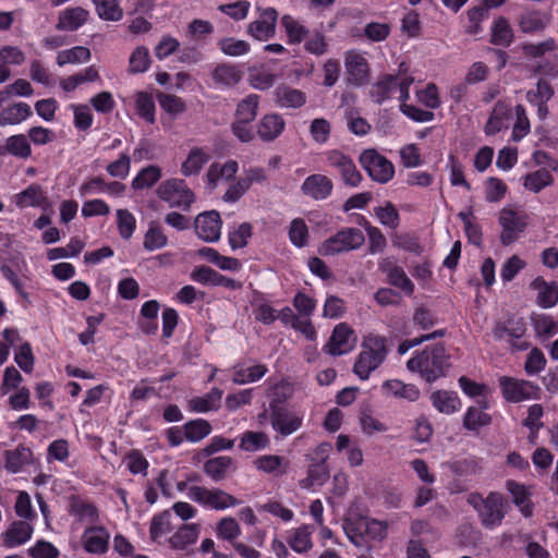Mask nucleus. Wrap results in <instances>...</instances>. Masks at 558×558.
Listing matches in <instances>:
<instances>
[{"label": "nucleus", "instance_id": "20", "mask_svg": "<svg viewBox=\"0 0 558 558\" xmlns=\"http://www.w3.org/2000/svg\"><path fill=\"white\" fill-rule=\"evenodd\" d=\"M89 16V12L82 7H73L62 10L58 16L57 28L64 32H73L83 26Z\"/></svg>", "mask_w": 558, "mask_h": 558}, {"label": "nucleus", "instance_id": "44", "mask_svg": "<svg viewBox=\"0 0 558 558\" xmlns=\"http://www.w3.org/2000/svg\"><path fill=\"white\" fill-rule=\"evenodd\" d=\"M121 0H93L96 12L101 20L120 21L123 10L120 7Z\"/></svg>", "mask_w": 558, "mask_h": 558}, {"label": "nucleus", "instance_id": "6", "mask_svg": "<svg viewBox=\"0 0 558 558\" xmlns=\"http://www.w3.org/2000/svg\"><path fill=\"white\" fill-rule=\"evenodd\" d=\"M158 197L169 204L170 207H177L182 210H189L195 199L194 193L187 187L185 182L180 179H169L163 181L156 191Z\"/></svg>", "mask_w": 558, "mask_h": 558}, {"label": "nucleus", "instance_id": "46", "mask_svg": "<svg viewBox=\"0 0 558 558\" xmlns=\"http://www.w3.org/2000/svg\"><path fill=\"white\" fill-rule=\"evenodd\" d=\"M554 181L551 173L547 169H539L527 173L524 178V187L531 192L538 193L542 189L550 185Z\"/></svg>", "mask_w": 558, "mask_h": 558}, {"label": "nucleus", "instance_id": "45", "mask_svg": "<svg viewBox=\"0 0 558 558\" xmlns=\"http://www.w3.org/2000/svg\"><path fill=\"white\" fill-rule=\"evenodd\" d=\"M168 244V238L162 229L154 221L149 223L148 230L144 235L143 246L146 251L153 252L160 250Z\"/></svg>", "mask_w": 558, "mask_h": 558}, {"label": "nucleus", "instance_id": "41", "mask_svg": "<svg viewBox=\"0 0 558 558\" xmlns=\"http://www.w3.org/2000/svg\"><path fill=\"white\" fill-rule=\"evenodd\" d=\"M329 478V470L326 463H312L308 466L307 476L301 481L303 488L323 486Z\"/></svg>", "mask_w": 558, "mask_h": 558}, {"label": "nucleus", "instance_id": "60", "mask_svg": "<svg viewBox=\"0 0 558 558\" xmlns=\"http://www.w3.org/2000/svg\"><path fill=\"white\" fill-rule=\"evenodd\" d=\"M533 327L538 337L549 338L558 333V324L547 315H537L533 318Z\"/></svg>", "mask_w": 558, "mask_h": 558}, {"label": "nucleus", "instance_id": "26", "mask_svg": "<svg viewBox=\"0 0 558 558\" xmlns=\"http://www.w3.org/2000/svg\"><path fill=\"white\" fill-rule=\"evenodd\" d=\"M511 119V108L504 101H497L493 108L489 119L485 125V133L494 135L508 128Z\"/></svg>", "mask_w": 558, "mask_h": 558}, {"label": "nucleus", "instance_id": "2", "mask_svg": "<svg viewBox=\"0 0 558 558\" xmlns=\"http://www.w3.org/2000/svg\"><path fill=\"white\" fill-rule=\"evenodd\" d=\"M388 349L385 337L377 335L367 336L362 343V351L355 361L353 372L360 379H367L371 373L385 361Z\"/></svg>", "mask_w": 558, "mask_h": 558}, {"label": "nucleus", "instance_id": "17", "mask_svg": "<svg viewBox=\"0 0 558 558\" xmlns=\"http://www.w3.org/2000/svg\"><path fill=\"white\" fill-rule=\"evenodd\" d=\"M333 190L332 181L325 174H311L301 185V191L305 196L315 201L326 199Z\"/></svg>", "mask_w": 558, "mask_h": 558}, {"label": "nucleus", "instance_id": "53", "mask_svg": "<svg viewBox=\"0 0 558 558\" xmlns=\"http://www.w3.org/2000/svg\"><path fill=\"white\" fill-rule=\"evenodd\" d=\"M5 149L9 154L20 157L28 158L32 154L31 145L23 134L12 135L7 138Z\"/></svg>", "mask_w": 558, "mask_h": 558}, {"label": "nucleus", "instance_id": "61", "mask_svg": "<svg viewBox=\"0 0 558 558\" xmlns=\"http://www.w3.org/2000/svg\"><path fill=\"white\" fill-rule=\"evenodd\" d=\"M150 63L148 49L145 47H137L130 56L129 71L131 73L145 72Z\"/></svg>", "mask_w": 558, "mask_h": 558}, {"label": "nucleus", "instance_id": "34", "mask_svg": "<svg viewBox=\"0 0 558 558\" xmlns=\"http://www.w3.org/2000/svg\"><path fill=\"white\" fill-rule=\"evenodd\" d=\"M506 488L512 495V500L519 507L522 514L524 517L532 515L533 508L525 486L509 480L506 482Z\"/></svg>", "mask_w": 558, "mask_h": 558}, {"label": "nucleus", "instance_id": "23", "mask_svg": "<svg viewBox=\"0 0 558 558\" xmlns=\"http://www.w3.org/2000/svg\"><path fill=\"white\" fill-rule=\"evenodd\" d=\"M286 122L279 113L264 116L257 124V134L264 142L276 140L284 130Z\"/></svg>", "mask_w": 558, "mask_h": 558}, {"label": "nucleus", "instance_id": "9", "mask_svg": "<svg viewBox=\"0 0 558 558\" xmlns=\"http://www.w3.org/2000/svg\"><path fill=\"white\" fill-rule=\"evenodd\" d=\"M529 217L523 211L505 207L499 211L498 221L501 227L500 242L504 245L514 243L527 226Z\"/></svg>", "mask_w": 558, "mask_h": 558}, {"label": "nucleus", "instance_id": "27", "mask_svg": "<svg viewBox=\"0 0 558 558\" xmlns=\"http://www.w3.org/2000/svg\"><path fill=\"white\" fill-rule=\"evenodd\" d=\"M531 287L537 291L536 303L544 307H553L558 302V286L556 282H547L542 277L535 278Z\"/></svg>", "mask_w": 558, "mask_h": 558}, {"label": "nucleus", "instance_id": "52", "mask_svg": "<svg viewBox=\"0 0 558 558\" xmlns=\"http://www.w3.org/2000/svg\"><path fill=\"white\" fill-rule=\"evenodd\" d=\"M513 40L512 29L505 17L496 20L492 31V43L499 46H509Z\"/></svg>", "mask_w": 558, "mask_h": 558}, {"label": "nucleus", "instance_id": "64", "mask_svg": "<svg viewBox=\"0 0 558 558\" xmlns=\"http://www.w3.org/2000/svg\"><path fill=\"white\" fill-rule=\"evenodd\" d=\"M507 192V185L498 178H488L485 182V198L489 203L501 201Z\"/></svg>", "mask_w": 558, "mask_h": 558}, {"label": "nucleus", "instance_id": "31", "mask_svg": "<svg viewBox=\"0 0 558 558\" xmlns=\"http://www.w3.org/2000/svg\"><path fill=\"white\" fill-rule=\"evenodd\" d=\"M432 404L444 414L457 412L461 402L457 393L447 390H436L430 395Z\"/></svg>", "mask_w": 558, "mask_h": 558}, {"label": "nucleus", "instance_id": "37", "mask_svg": "<svg viewBox=\"0 0 558 558\" xmlns=\"http://www.w3.org/2000/svg\"><path fill=\"white\" fill-rule=\"evenodd\" d=\"M312 531L310 526L304 525L290 532L287 543L296 553L303 554L308 551L312 546Z\"/></svg>", "mask_w": 558, "mask_h": 558}, {"label": "nucleus", "instance_id": "51", "mask_svg": "<svg viewBox=\"0 0 558 558\" xmlns=\"http://www.w3.org/2000/svg\"><path fill=\"white\" fill-rule=\"evenodd\" d=\"M281 24L284 27L289 43L291 44H300L308 34L307 28L290 15H283Z\"/></svg>", "mask_w": 558, "mask_h": 558}, {"label": "nucleus", "instance_id": "13", "mask_svg": "<svg viewBox=\"0 0 558 558\" xmlns=\"http://www.w3.org/2000/svg\"><path fill=\"white\" fill-rule=\"evenodd\" d=\"M356 343V337L349 325L341 323L338 324L324 347V351L327 354L338 356L345 354L353 350Z\"/></svg>", "mask_w": 558, "mask_h": 558}, {"label": "nucleus", "instance_id": "22", "mask_svg": "<svg viewBox=\"0 0 558 558\" xmlns=\"http://www.w3.org/2000/svg\"><path fill=\"white\" fill-rule=\"evenodd\" d=\"M82 538L86 551L104 554L107 551L110 534L102 526H94L86 529Z\"/></svg>", "mask_w": 558, "mask_h": 558}, {"label": "nucleus", "instance_id": "16", "mask_svg": "<svg viewBox=\"0 0 558 558\" xmlns=\"http://www.w3.org/2000/svg\"><path fill=\"white\" fill-rule=\"evenodd\" d=\"M191 277L194 281L202 284L219 286L231 290H238L242 288L241 282L228 278L207 266L195 267L191 274Z\"/></svg>", "mask_w": 558, "mask_h": 558}, {"label": "nucleus", "instance_id": "36", "mask_svg": "<svg viewBox=\"0 0 558 558\" xmlns=\"http://www.w3.org/2000/svg\"><path fill=\"white\" fill-rule=\"evenodd\" d=\"M47 202V197L40 185L31 184L27 189L16 194L15 204L20 208L39 207Z\"/></svg>", "mask_w": 558, "mask_h": 558}, {"label": "nucleus", "instance_id": "40", "mask_svg": "<svg viewBox=\"0 0 558 558\" xmlns=\"http://www.w3.org/2000/svg\"><path fill=\"white\" fill-rule=\"evenodd\" d=\"M185 439L191 442H198L211 433V425L208 421L196 418L183 425Z\"/></svg>", "mask_w": 558, "mask_h": 558}, {"label": "nucleus", "instance_id": "21", "mask_svg": "<svg viewBox=\"0 0 558 558\" xmlns=\"http://www.w3.org/2000/svg\"><path fill=\"white\" fill-rule=\"evenodd\" d=\"M275 102L278 107L284 109H298L303 107L306 104V94L300 89L280 85L275 92Z\"/></svg>", "mask_w": 558, "mask_h": 558}, {"label": "nucleus", "instance_id": "10", "mask_svg": "<svg viewBox=\"0 0 558 558\" xmlns=\"http://www.w3.org/2000/svg\"><path fill=\"white\" fill-rule=\"evenodd\" d=\"M360 163L367 174L378 183H387L393 178V165L375 149L364 150L360 155Z\"/></svg>", "mask_w": 558, "mask_h": 558}, {"label": "nucleus", "instance_id": "18", "mask_svg": "<svg viewBox=\"0 0 558 558\" xmlns=\"http://www.w3.org/2000/svg\"><path fill=\"white\" fill-rule=\"evenodd\" d=\"M368 517L349 514L342 521V529L350 542L356 547H363L366 541Z\"/></svg>", "mask_w": 558, "mask_h": 558}, {"label": "nucleus", "instance_id": "39", "mask_svg": "<svg viewBox=\"0 0 558 558\" xmlns=\"http://www.w3.org/2000/svg\"><path fill=\"white\" fill-rule=\"evenodd\" d=\"M549 14L533 11L521 16L520 28L524 33H535L543 31L549 24Z\"/></svg>", "mask_w": 558, "mask_h": 558}, {"label": "nucleus", "instance_id": "54", "mask_svg": "<svg viewBox=\"0 0 558 558\" xmlns=\"http://www.w3.org/2000/svg\"><path fill=\"white\" fill-rule=\"evenodd\" d=\"M238 171V162L234 160H228L223 165L213 163L207 172V177L210 182L215 183L219 179L230 180Z\"/></svg>", "mask_w": 558, "mask_h": 558}, {"label": "nucleus", "instance_id": "38", "mask_svg": "<svg viewBox=\"0 0 558 558\" xmlns=\"http://www.w3.org/2000/svg\"><path fill=\"white\" fill-rule=\"evenodd\" d=\"M398 77L393 75H385L371 88V97L376 104H383L389 99L391 93L397 89Z\"/></svg>", "mask_w": 558, "mask_h": 558}, {"label": "nucleus", "instance_id": "33", "mask_svg": "<svg viewBox=\"0 0 558 558\" xmlns=\"http://www.w3.org/2000/svg\"><path fill=\"white\" fill-rule=\"evenodd\" d=\"M199 535L197 524H183L170 538V546L174 549L183 550L194 544Z\"/></svg>", "mask_w": 558, "mask_h": 558}, {"label": "nucleus", "instance_id": "7", "mask_svg": "<svg viewBox=\"0 0 558 558\" xmlns=\"http://www.w3.org/2000/svg\"><path fill=\"white\" fill-rule=\"evenodd\" d=\"M525 332L526 325L524 320L514 316L498 322L493 329V335L497 340L507 342L518 351L526 350L530 347L527 341L522 340Z\"/></svg>", "mask_w": 558, "mask_h": 558}, {"label": "nucleus", "instance_id": "28", "mask_svg": "<svg viewBox=\"0 0 558 558\" xmlns=\"http://www.w3.org/2000/svg\"><path fill=\"white\" fill-rule=\"evenodd\" d=\"M33 114L32 108L26 102H15L0 111V126L15 125L24 122Z\"/></svg>", "mask_w": 558, "mask_h": 558}, {"label": "nucleus", "instance_id": "56", "mask_svg": "<svg viewBox=\"0 0 558 558\" xmlns=\"http://www.w3.org/2000/svg\"><path fill=\"white\" fill-rule=\"evenodd\" d=\"M220 50L230 57H240L250 51V44L245 40L226 37L219 40Z\"/></svg>", "mask_w": 558, "mask_h": 558}, {"label": "nucleus", "instance_id": "30", "mask_svg": "<svg viewBox=\"0 0 558 558\" xmlns=\"http://www.w3.org/2000/svg\"><path fill=\"white\" fill-rule=\"evenodd\" d=\"M209 159L210 155L205 148L194 147L182 162L181 173L185 177L197 174Z\"/></svg>", "mask_w": 558, "mask_h": 558}, {"label": "nucleus", "instance_id": "8", "mask_svg": "<svg viewBox=\"0 0 558 558\" xmlns=\"http://www.w3.org/2000/svg\"><path fill=\"white\" fill-rule=\"evenodd\" d=\"M502 397L513 403L538 399L541 388L532 381L501 376L498 379Z\"/></svg>", "mask_w": 558, "mask_h": 558}, {"label": "nucleus", "instance_id": "59", "mask_svg": "<svg viewBox=\"0 0 558 558\" xmlns=\"http://www.w3.org/2000/svg\"><path fill=\"white\" fill-rule=\"evenodd\" d=\"M331 124L325 118H316L310 125V134L317 144H326L330 137Z\"/></svg>", "mask_w": 558, "mask_h": 558}, {"label": "nucleus", "instance_id": "62", "mask_svg": "<svg viewBox=\"0 0 558 558\" xmlns=\"http://www.w3.org/2000/svg\"><path fill=\"white\" fill-rule=\"evenodd\" d=\"M135 106L137 113L148 123L155 122V104L147 93L140 92L136 95Z\"/></svg>", "mask_w": 558, "mask_h": 558}, {"label": "nucleus", "instance_id": "49", "mask_svg": "<svg viewBox=\"0 0 558 558\" xmlns=\"http://www.w3.org/2000/svg\"><path fill=\"white\" fill-rule=\"evenodd\" d=\"M268 436L263 432H245L240 441V449L244 451H257L268 446Z\"/></svg>", "mask_w": 558, "mask_h": 558}, {"label": "nucleus", "instance_id": "50", "mask_svg": "<svg viewBox=\"0 0 558 558\" xmlns=\"http://www.w3.org/2000/svg\"><path fill=\"white\" fill-rule=\"evenodd\" d=\"M256 468L266 473H275L284 474L287 472V468L289 462L286 461L282 457L275 454H267L258 458L255 461Z\"/></svg>", "mask_w": 558, "mask_h": 558}, {"label": "nucleus", "instance_id": "63", "mask_svg": "<svg viewBox=\"0 0 558 558\" xmlns=\"http://www.w3.org/2000/svg\"><path fill=\"white\" fill-rule=\"evenodd\" d=\"M276 81L275 74L264 69H253L250 71V84L253 88L265 90L270 88Z\"/></svg>", "mask_w": 558, "mask_h": 558}, {"label": "nucleus", "instance_id": "14", "mask_svg": "<svg viewBox=\"0 0 558 558\" xmlns=\"http://www.w3.org/2000/svg\"><path fill=\"white\" fill-rule=\"evenodd\" d=\"M259 16L248 25V33L258 40H267L275 35L278 12L274 8L257 7Z\"/></svg>", "mask_w": 558, "mask_h": 558}, {"label": "nucleus", "instance_id": "35", "mask_svg": "<svg viewBox=\"0 0 558 558\" xmlns=\"http://www.w3.org/2000/svg\"><path fill=\"white\" fill-rule=\"evenodd\" d=\"M222 390L213 388L208 393L202 397H195L190 400V409L197 413H205L217 410L220 407Z\"/></svg>", "mask_w": 558, "mask_h": 558}, {"label": "nucleus", "instance_id": "19", "mask_svg": "<svg viewBox=\"0 0 558 558\" xmlns=\"http://www.w3.org/2000/svg\"><path fill=\"white\" fill-rule=\"evenodd\" d=\"M211 80L217 87L232 88L243 78V71L239 65L219 63L211 71Z\"/></svg>", "mask_w": 558, "mask_h": 558}, {"label": "nucleus", "instance_id": "42", "mask_svg": "<svg viewBox=\"0 0 558 558\" xmlns=\"http://www.w3.org/2000/svg\"><path fill=\"white\" fill-rule=\"evenodd\" d=\"M92 53L87 47L75 46L71 49L59 51L57 54V64L63 66L69 63L77 64L88 62Z\"/></svg>", "mask_w": 558, "mask_h": 558}, {"label": "nucleus", "instance_id": "47", "mask_svg": "<svg viewBox=\"0 0 558 558\" xmlns=\"http://www.w3.org/2000/svg\"><path fill=\"white\" fill-rule=\"evenodd\" d=\"M490 422V415L485 413L482 408H469L463 417V426L472 432H477L481 427L489 425Z\"/></svg>", "mask_w": 558, "mask_h": 558}, {"label": "nucleus", "instance_id": "12", "mask_svg": "<svg viewBox=\"0 0 558 558\" xmlns=\"http://www.w3.org/2000/svg\"><path fill=\"white\" fill-rule=\"evenodd\" d=\"M347 80L351 85L363 86L369 80V64L364 54L357 50H349L344 54Z\"/></svg>", "mask_w": 558, "mask_h": 558}, {"label": "nucleus", "instance_id": "15", "mask_svg": "<svg viewBox=\"0 0 558 558\" xmlns=\"http://www.w3.org/2000/svg\"><path fill=\"white\" fill-rule=\"evenodd\" d=\"M194 228L197 236L205 242H216L220 239L221 219L217 211H205L195 218Z\"/></svg>", "mask_w": 558, "mask_h": 558}, {"label": "nucleus", "instance_id": "3", "mask_svg": "<svg viewBox=\"0 0 558 558\" xmlns=\"http://www.w3.org/2000/svg\"><path fill=\"white\" fill-rule=\"evenodd\" d=\"M468 504L477 511L486 529L499 526L506 515L504 497L497 492H490L485 498L478 493H472L468 496Z\"/></svg>", "mask_w": 558, "mask_h": 558}, {"label": "nucleus", "instance_id": "48", "mask_svg": "<svg viewBox=\"0 0 558 558\" xmlns=\"http://www.w3.org/2000/svg\"><path fill=\"white\" fill-rule=\"evenodd\" d=\"M161 178V170L157 166H147L142 169L132 181L134 190H143L153 186Z\"/></svg>", "mask_w": 558, "mask_h": 558}, {"label": "nucleus", "instance_id": "4", "mask_svg": "<svg viewBox=\"0 0 558 558\" xmlns=\"http://www.w3.org/2000/svg\"><path fill=\"white\" fill-rule=\"evenodd\" d=\"M364 242L365 236L360 229L342 228L335 235L323 242L319 247V253L324 256L337 255L357 250Z\"/></svg>", "mask_w": 558, "mask_h": 558}, {"label": "nucleus", "instance_id": "11", "mask_svg": "<svg viewBox=\"0 0 558 558\" xmlns=\"http://www.w3.org/2000/svg\"><path fill=\"white\" fill-rule=\"evenodd\" d=\"M325 158L327 165L339 172L345 185L356 187L361 184L363 177L350 156L338 149H331L325 153Z\"/></svg>", "mask_w": 558, "mask_h": 558}, {"label": "nucleus", "instance_id": "55", "mask_svg": "<svg viewBox=\"0 0 558 558\" xmlns=\"http://www.w3.org/2000/svg\"><path fill=\"white\" fill-rule=\"evenodd\" d=\"M117 227L119 234L124 240H130L136 228L135 217L128 209L117 210Z\"/></svg>", "mask_w": 558, "mask_h": 558}, {"label": "nucleus", "instance_id": "58", "mask_svg": "<svg viewBox=\"0 0 558 558\" xmlns=\"http://www.w3.org/2000/svg\"><path fill=\"white\" fill-rule=\"evenodd\" d=\"M236 505H239V501L232 495L219 488L210 489L207 507L222 510Z\"/></svg>", "mask_w": 558, "mask_h": 558}, {"label": "nucleus", "instance_id": "24", "mask_svg": "<svg viewBox=\"0 0 558 558\" xmlns=\"http://www.w3.org/2000/svg\"><path fill=\"white\" fill-rule=\"evenodd\" d=\"M204 472L214 482H221L235 471V463L231 457L220 456L211 458L204 463Z\"/></svg>", "mask_w": 558, "mask_h": 558}, {"label": "nucleus", "instance_id": "43", "mask_svg": "<svg viewBox=\"0 0 558 558\" xmlns=\"http://www.w3.org/2000/svg\"><path fill=\"white\" fill-rule=\"evenodd\" d=\"M259 96L251 94L243 98L236 106L235 120L252 122L257 116Z\"/></svg>", "mask_w": 558, "mask_h": 558}, {"label": "nucleus", "instance_id": "5", "mask_svg": "<svg viewBox=\"0 0 558 558\" xmlns=\"http://www.w3.org/2000/svg\"><path fill=\"white\" fill-rule=\"evenodd\" d=\"M279 398L272 399L269 403L270 423L275 432L287 437L298 432L303 424V415L280 405Z\"/></svg>", "mask_w": 558, "mask_h": 558}, {"label": "nucleus", "instance_id": "25", "mask_svg": "<svg viewBox=\"0 0 558 558\" xmlns=\"http://www.w3.org/2000/svg\"><path fill=\"white\" fill-rule=\"evenodd\" d=\"M33 533V527L25 521H14L2 534L3 545L8 548L17 547L26 543Z\"/></svg>", "mask_w": 558, "mask_h": 558}, {"label": "nucleus", "instance_id": "1", "mask_svg": "<svg viewBox=\"0 0 558 558\" xmlns=\"http://www.w3.org/2000/svg\"><path fill=\"white\" fill-rule=\"evenodd\" d=\"M450 365V355L444 343L428 345L407 362L410 372L418 373L420 377L429 384L446 376Z\"/></svg>", "mask_w": 558, "mask_h": 558}, {"label": "nucleus", "instance_id": "29", "mask_svg": "<svg viewBox=\"0 0 558 558\" xmlns=\"http://www.w3.org/2000/svg\"><path fill=\"white\" fill-rule=\"evenodd\" d=\"M4 460L5 469L12 473H17L24 465L32 463L33 451L23 445H19L15 449L4 452Z\"/></svg>", "mask_w": 558, "mask_h": 558}, {"label": "nucleus", "instance_id": "57", "mask_svg": "<svg viewBox=\"0 0 558 558\" xmlns=\"http://www.w3.org/2000/svg\"><path fill=\"white\" fill-rule=\"evenodd\" d=\"M217 537L233 543L241 534V527L235 519L227 517L217 524Z\"/></svg>", "mask_w": 558, "mask_h": 558}, {"label": "nucleus", "instance_id": "32", "mask_svg": "<svg viewBox=\"0 0 558 558\" xmlns=\"http://www.w3.org/2000/svg\"><path fill=\"white\" fill-rule=\"evenodd\" d=\"M383 389L388 393L397 398H402L408 401H416L420 398V389L413 384H404L401 380L392 379L386 380L383 384Z\"/></svg>", "mask_w": 558, "mask_h": 558}]
</instances>
